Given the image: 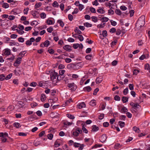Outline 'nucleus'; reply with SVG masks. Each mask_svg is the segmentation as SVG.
Wrapping results in <instances>:
<instances>
[{"label":"nucleus","instance_id":"f257e3e1","mask_svg":"<svg viewBox=\"0 0 150 150\" xmlns=\"http://www.w3.org/2000/svg\"><path fill=\"white\" fill-rule=\"evenodd\" d=\"M145 17L144 16H141L138 19L136 23V25L141 28L145 24Z\"/></svg>","mask_w":150,"mask_h":150},{"label":"nucleus","instance_id":"f03ea898","mask_svg":"<svg viewBox=\"0 0 150 150\" xmlns=\"http://www.w3.org/2000/svg\"><path fill=\"white\" fill-rule=\"evenodd\" d=\"M80 63H77L76 64H70L67 65V67L69 69L77 70L80 68Z\"/></svg>","mask_w":150,"mask_h":150},{"label":"nucleus","instance_id":"7ed1b4c3","mask_svg":"<svg viewBox=\"0 0 150 150\" xmlns=\"http://www.w3.org/2000/svg\"><path fill=\"white\" fill-rule=\"evenodd\" d=\"M75 148H79V150H82L83 149L84 145L83 144H81L77 142H74L73 144Z\"/></svg>","mask_w":150,"mask_h":150},{"label":"nucleus","instance_id":"20e7f679","mask_svg":"<svg viewBox=\"0 0 150 150\" xmlns=\"http://www.w3.org/2000/svg\"><path fill=\"white\" fill-rule=\"evenodd\" d=\"M58 73L55 71L52 73L51 75V79L53 81H56Z\"/></svg>","mask_w":150,"mask_h":150},{"label":"nucleus","instance_id":"39448f33","mask_svg":"<svg viewBox=\"0 0 150 150\" xmlns=\"http://www.w3.org/2000/svg\"><path fill=\"white\" fill-rule=\"evenodd\" d=\"M82 132V131L81 129L79 128H77L75 131L73 132V135L75 137H77L79 134H81Z\"/></svg>","mask_w":150,"mask_h":150},{"label":"nucleus","instance_id":"423d86ee","mask_svg":"<svg viewBox=\"0 0 150 150\" xmlns=\"http://www.w3.org/2000/svg\"><path fill=\"white\" fill-rule=\"evenodd\" d=\"M67 86L69 88H71V90L73 91L75 90L77 88L76 86L75 85L74 83H69L68 84Z\"/></svg>","mask_w":150,"mask_h":150},{"label":"nucleus","instance_id":"0eeeda50","mask_svg":"<svg viewBox=\"0 0 150 150\" xmlns=\"http://www.w3.org/2000/svg\"><path fill=\"white\" fill-rule=\"evenodd\" d=\"M107 138V136L105 134H103L100 137V141L102 143H104L106 141Z\"/></svg>","mask_w":150,"mask_h":150},{"label":"nucleus","instance_id":"6e6552de","mask_svg":"<svg viewBox=\"0 0 150 150\" xmlns=\"http://www.w3.org/2000/svg\"><path fill=\"white\" fill-rule=\"evenodd\" d=\"M97 11L101 14H104L105 13V11L104 10V8L103 7H99L97 10Z\"/></svg>","mask_w":150,"mask_h":150},{"label":"nucleus","instance_id":"1a4fd4ad","mask_svg":"<svg viewBox=\"0 0 150 150\" xmlns=\"http://www.w3.org/2000/svg\"><path fill=\"white\" fill-rule=\"evenodd\" d=\"M82 122H83L82 121H78L77 122V123L78 124L79 123H81V125H82V130H83V132L87 134L88 132V131L84 127V125L83 124Z\"/></svg>","mask_w":150,"mask_h":150},{"label":"nucleus","instance_id":"9d476101","mask_svg":"<svg viewBox=\"0 0 150 150\" xmlns=\"http://www.w3.org/2000/svg\"><path fill=\"white\" fill-rule=\"evenodd\" d=\"M149 57V54H143L141 57H140L139 59L140 60H143L144 59H147Z\"/></svg>","mask_w":150,"mask_h":150},{"label":"nucleus","instance_id":"9b49d317","mask_svg":"<svg viewBox=\"0 0 150 150\" xmlns=\"http://www.w3.org/2000/svg\"><path fill=\"white\" fill-rule=\"evenodd\" d=\"M30 13L34 18H38L39 16L38 13L36 11H31Z\"/></svg>","mask_w":150,"mask_h":150},{"label":"nucleus","instance_id":"f8f14e48","mask_svg":"<svg viewBox=\"0 0 150 150\" xmlns=\"http://www.w3.org/2000/svg\"><path fill=\"white\" fill-rule=\"evenodd\" d=\"M21 57L18 58L14 64V66L15 67L18 66V64H19L21 63Z\"/></svg>","mask_w":150,"mask_h":150},{"label":"nucleus","instance_id":"ddd939ff","mask_svg":"<svg viewBox=\"0 0 150 150\" xmlns=\"http://www.w3.org/2000/svg\"><path fill=\"white\" fill-rule=\"evenodd\" d=\"M86 104L83 102L79 103L77 105L78 108L79 109H81L83 108H85L86 107Z\"/></svg>","mask_w":150,"mask_h":150},{"label":"nucleus","instance_id":"4468645a","mask_svg":"<svg viewBox=\"0 0 150 150\" xmlns=\"http://www.w3.org/2000/svg\"><path fill=\"white\" fill-rule=\"evenodd\" d=\"M63 49L67 51L70 52L71 50V47L68 45H65L63 47Z\"/></svg>","mask_w":150,"mask_h":150},{"label":"nucleus","instance_id":"2eb2a0df","mask_svg":"<svg viewBox=\"0 0 150 150\" xmlns=\"http://www.w3.org/2000/svg\"><path fill=\"white\" fill-rule=\"evenodd\" d=\"M105 5L106 7H109L110 9L112 8L114 6L113 4L111 3L110 2L105 3Z\"/></svg>","mask_w":150,"mask_h":150},{"label":"nucleus","instance_id":"dca6fc26","mask_svg":"<svg viewBox=\"0 0 150 150\" xmlns=\"http://www.w3.org/2000/svg\"><path fill=\"white\" fill-rule=\"evenodd\" d=\"M89 105L92 106H94L96 105V100H91L89 103Z\"/></svg>","mask_w":150,"mask_h":150},{"label":"nucleus","instance_id":"f3484780","mask_svg":"<svg viewBox=\"0 0 150 150\" xmlns=\"http://www.w3.org/2000/svg\"><path fill=\"white\" fill-rule=\"evenodd\" d=\"M99 128L96 125H93L92 127V131L93 132H96L99 130Z\"/></svg>","mask_w":150,"mask_h":150},{"label":"nucleus","instance_id":"a211bd4d","mask_svg":"<svg viewBox=\"0 0 150 150\" xmlns=\"http://www.w3.org/2000/svg\"><path fill=\"white\" fill-rule=\"evenodd\" d=\"M46 23L47 24L50 25L54 24V22L51 20L48 19L46 21Z\"/></svg>","mask_w":150,"mask_h":150},{"label":"nucleus","instance_id":"6ab92c4d","mask_svg":"<svg viewBox=\"0 0 150 150\" xmlns=\"http://www.w3.org/2000/svg\"><path fill=\"white\" fill-rule=\"evenodd\" d=\"M64 77V76H62L60 74L58 75V74L57 80L58 81L61 80L63 79Z\"/></svg>","mask_w":150,"mask_h":150},{"label":"nucleus","instance_id":"aec40b11","mask_svg":"<svg viewBox=\"0 0 150 150\" xmlns=\"http://www.w3.org/2000/svg\"><path fill=\"white\" fill-rule=\"evenodd\" d=\"M102 80L103 79L101 77H99L96 79V83H101Z\"/></svg>","mask_w":150,"mask_h":150},{"label":"nucleus","instance_id":"412c9836","mask_svg":"<svg viewBox=\"0 0 150 150\" xmlns=\"http://www.w3.org/2000/svg\"><path fill=\"white\" fill-rule=\"evenodd\" d=\"M46 99V96L45 94H42L41 95L40 100H41L43 102Z\"/></svg>","mask_w":150,"mask_h":150},{"label":"nucleus","instance_id":"4be33fe9","mask_svg":"<svg viewBox=\"0 0 150 150\" xmlns=\"http://www.w3.org/2000/svg\"><path fill=\"white\" fill-rule=\"evenodd\" d=\"M93 58V56L91 54H89L86 55L85 57V58L89 60H91Z\"/></svg>","mask_w":150,"mask_h":150},{"label":"nucleus","instance_id":"5701e85b","mask_svg":"<svg viewBox=\"0 0 150 150\" xmlns=\"http://www.w3.org/2000/svg\"><path fill=\"white\" fill-rule=\"evenodd\" d=\"M83 90L84 91H87L88 92H89L92 89L89 86H88L85 87L83 88Z\"/></svg>","mask_w":150,"mask_h":150},{"label":"nucleus","instance_id":"b1692460","mask_svg":"<svg viewBox=\"0 0 150 150\" xmlns=\"http://www.w3.org/2000/svg\"><path fill=\"white\" fill-rule=\"evenodd\" d=\"M13 126L16 128H18L21 127V124L18 122H15L13 124Z\"/></svg>","mask_w":150,"mask_h":150},{"label":"nucleus","instance_id":"393cba45","mask_svg":"<svg viewBox=\"0 0 150 150\" xmlns=\"http://www.w3.org/2000/svg\"><path fill=\"white\" fill-rule=\"evenodd\" d=\"M91 18L92 21L94 23H96L98 21V19L97 17L95 16H93L91 17Z\"/></svg>","mask_w":150,"mask_h":150},{"label":"nucleus","instance_id":"a878e982","mask_svg":"<svg viewBox=\"0 0 150 150\" xmlns=\"http://www.w3.org/2000/svg\"><path fill=\"white\" fill-rule=\"evenodd\" d=\"M40 16L41 18L42 19L45 18L46 16V15L45 13L44 12H42L40 14Z\"/></svg>","mask_w":150,"mask_h":150},{"label":"nucleus","instance_id":"bb28decb","mask_svg":"<svg viewBox=\"0 0 150 150\" xmlns=\"http://www.w3.org/2000/svg\"><path fill=\"white\" fill-rule=\"evenodd\" d=\"M133 129L137 133H139L140 131L139 129L135 126L134 127H133Z\"/></svg>","mask_w":150,"mask_h":150},{"label":"nucleus","instance_id":"cd10ccee","mask_svg":"<svg viewBox=\"0 0 150 150\" xmlns=\"http://www.w3.org/2000/svg\"><path fill=\"white\" fill-rule=\"evenodd\" d=\"M57 23H59L60 25L62 27H63L64 25V23L62 20H59L57 21Z\"/></svg>","mask_w":150,"mask_h":150},{"label":"nucleus","instance_id":"c85d7f7f","mask_svg":"<svg viewBox=\"0 0 150 150\" xmlns=\"http://www.w3.org/2000/svg\"><path fill=\"white\" fill-rule=\"evenodd\" d=\"M105 23H102L101 24H98L97 25V28L100 29L102 28L105 26Z\"/></svg>","mask_w":150,"mask_h":150},{"label":"nucleus","instance_id":"c756f323","mask_svg":"<svg viewBox=\"0 0 150 150\" xmlns=\"http://www.w3.org/2000/svg\"><path fill=\"white\" fill-rule=\"evenodd\" d=\"M45 85V83L43 81H40L38 82V86L41 87H43Z\"/></svg>","mask_w":150,"mask_h":150},{"label":"nucleus","instance_id":"7c9ffc66","mask_svg":"<svg viewBox=\"0 0 150 150\" xmlns=\"http://www.w3.org/2000/svg\"><path fill=\"white\" fill-rule=\"evenodd\" d=\"M83 25L84 26L88 28L91 27L92 25L90 23L88 22L85 23Z\"/></svg>","mask_w":150,"mask_h":150},{"label":"nucleus","instance_id":"2f4dec72","mask_svg":"<svg viewBox=\"0 0 150 150\" xmlns=\"http://www.w3.org/2000/svg\"><path fill=\"white\" fill-rule=\"evenodd\" d=\"M5 54L6 55H9L10 54V50L8 49H5Z\"/></svg>","mask_w":150,"mask_h":150},{"label":"nucleus","instance_id":"473e14b6","mask_svg":"<svg viewBox=\"0 0 150 150\" xmlns=\"http://www.w3.org/2000/svg\"><path fill=\"white\" fill-rule=\"evenodd\" d=\"M115 12L117 15L119 16L121 15L122 14L121 11L119 9H117L115 10Z\"/></svg>","mask_w":150,"mask_h":150},{"label":"nucleus","instance_id":"72a5a7b5","mask_svg":"<svg viewBox=\"0 0 150 150\" xmlns=\"http://www.w3.org/2000/svg\"><path fill=\"white\" fill-rule=\"evenodd\" d=\"M8 137V134L6 132H5L4 133L3 132L0 133V137Z\"/></svg>","mask_w":150,"mask_h":150},{"label":"nucleus","instance_id":"f704fd0d","mask_svg":"<svg viewBox=\"0 0 150 150\" xmlns=\"http://www.w3.org/2000/svg\"><path fill=\"white\" fill-rule=\"evenodd\" d=\"M109 20V18L107 17H103L101 19L102 22H106Z\"/></svg>","mask_w":150,"mask_h":150},{"label":"nucleus","instance_id":"c9c22d12","mask_svg":"<svg viewBox=\"0 0 150 150\" xmlns=\"http://www.w3.org/2000/svg\"><path fill=\"white\" fill-rule=\"evenodd\" d=\"M10 45V46H12L13 45H16L17 46H18L19 45V44L18 42H9Z\"/></svg>","mask_w":150,"mask_h":150},{"label":"nucleus","instance_id":"e433bc0d","mask_svg":"<svg viewBox=\"0 0 150 150\" xmlns=\"http://www.w3.org/2000/svg\"><path fill=\"white\" fill-rule=\"evenodd\" d=\"M67 117L71 119H73L74 118V116L70 114H67Z\"/></svg>","mask_w":150,"mask_h":150},{"label":"nucleus","instance_id":"4c0bfd02","mask_svg":"<svg viewBox=\"0 0 150 150\" xmlns=\"http://www.w3.org/2000/svg\"><path fill=\"white\" fill-rule=\"evenodd\" d=\"M64 124L65 126H69L72 124V122H68L67 121H65L64 122Z\"/></svg>","mask_w":150,"mask_h":150},{"label":"nucleus","instance_id":"58836bf2","mask_svg":"<svg viewBox=\"0 0 150 150\" xmlns=\"http://www.w3.org/2000/svg\"><path fill=\"white\" fill-rule=\"evenodd\" d=\"M119 124L121 128L124 127L125 126V123L124 122L120 121L119 122Z\"/></svg>","mask_w":150,"mask_h":150},{"label":"nucleus","instance_id":"ea45409f","mask_svg":"<svg viewBox=\"0 0 150 150\" xmlns=\"http://www.w3.org/2000/svg\"><path fill=\"white\" fill-rule=\"evenodd\" d=\"M52 6L54 7H58L59 6V4L57 1H54L52 3Z\"/></svg>","mask_w":150,"mask_h":150},{"label":"nucleus","instance_id":"a19ab883","mask_svg":"<svg viewBox=\"0 0 150 150\" xmlns=\"http://www.w3.org/2000/svg\"><path fill=\"white\" fill-rule=\"evenodd\" d=\"M74 31L79 34H81L82 33V32L80 31L77 27H76L74 30Z\"/></svg>","mask_w":150,"mask_h":150},{"label":"nucleus","instance_id":"79ce46f5","mask_svg":"<svg viewBox=\"0 0 150 150\" xmlns=\"http://www.w3.org/2000/svg\"><path fill=\"white\" fill-rule=\"evenodd\" d=\"M128 98L126 97H123L122 100L124 103H125L128 101Z\"/></svg>","mask_w":150,"mask_h":150},{"label":"nucleus","instance_id":"37998d69","mask_svg":"<svg viewBox=\"0 0 150 150\" xmlns=\"http://www.w3.org/2000/svg\"><path fill=\"white\" fill-rule=\"evenodd\" d=\"M127 109L125 107H123L121 109V112H122L125 113L127 112Z\"/></svg>","mask_w":150,"mask_h":150},{"label":"nucleus","instance_id":"c03bdc74","mask_svg":"<svg viewBox=\"0 0 150 150\" xmlns=\"http://www.w3.org/2000/svg\"><path fill=\"white\" fill-rule=\"evenodd\" d=\"M89 10L92 13H95L96 12L95 8L93 7H90L89 8Z\"/></svg>","mask_w":150,"mask_h":150},{"label":"nucleus","instance_id":"a18cd8bd","mask_svg":"<svg viewBox=\"0 0 150 150\" xmlns=\"http://www.w3.org/2000/svg\"><path fill=\"white\" fill-rule=\"evenodd\" d=\"M50 44L49 41L48 40H46L44 43V46L45 47H48Z\"/></svg>","mask_w":150,"mask_h":150},{"label":"nucleus","instance_id":"49530a36","mask_svg":"<svg viewBox=\"0 0 150 150\" xmlns=\"http://www.w3.org/2000/svg\"><path fill=\"white\" fill-rule=\"evenodd\" d=\"M78 38L80 41H82L83 40L84 38L81 35H78Z\"/></svg>","mask_w":150,"mask_h":150},{"label":"nucleus","instance_id":"de8ad7c7","mask_svg":"<svg viewBox=\"0 0 150 150\" xmlns=\"http://www.w3.org/2000/svg\"><path fill=\"white\" fill-rule=\"evenodd\" d=\"M139 72V70L137 69H135L133 71V74L134 75H137L138 73Z\"/></svg>","mask_w":150,"mask_h":150},{"label":"nucleus","instance_id":"09e8293b","mask_svg":"<svg viewBox=\"0 0 150 150\" xmlns=\"http://www.w3.org/2000/svg\"><path fill=\"white\" fill-rule=\"evenodd\" d=\"M128 88L127 87L125 89H124L123 91V94L124 95H126L128 93Z\"/></svg>","mask_w":150,"mask_h":150},{"label":"nucleus","instance_id":"8fccbe9b","mask_svg":"<svg viewBox=\"0 0 150 150\" xmlns=\"http://www.w3.org/2000/svg\"><path fill=\"white\" fill-rule=\"evenodd\" d=\"M47 32L49 33H51L53 30V29L52 27H50L48 28L47 29Z\"/></svg>","mask_w":150,"mask_h":150},{"label":"nucleus","instance_id":"3c124183","mask_svg":"<svg viewBox=\"0 0 150 150\" xmlns=\"http://www.w3.org/2000/svg\"><path fill=\"white\" fill-rule=\"evenodd\" d=\"M8 7V4L7 3H4L2 5V7L5 8H7Z\"/></svg>","mask_w":150,"mask_h":150},{"label":"nucleus","instance_id":"603ef678","mask_svg":"<svg viewBox=\"0 0 150 150\" xmlns=\"http://www.w3.org/2000/svg\"><path fill=\"white\" fill-rule=\"evenodd\" d=\"M110 21L111 23V24L114 26H115L116 25L117 23L115 21H113L112 20H110Z\"/></svg>","mask_w":150,"mask_h":150},{"label":"nucleus","instance_id":"864d4df0","mask_svg":"<svg viewBox=\"0 0 150 150\" xmlns=\"http://www.w3.org/2000/svg\"><path fill=\"white\" fill-rule=\"evenodd\" d=\"M0 137V139L2 142H5L6 141L7 139L5 137Z\"/></svg>","mask_w":150,"mask_h":150},{"label":"nucleus","instance_id":"5fc2aeb1","mask_svg":"<svg viewBox=\"0 0 150 150\" xmlns=\"http://www.w3.org/2000/svg\"><path fill=\"white\" fill-rule=\"evenodd\" d=\"M60 144L58 142L56 141L54 143V146L55 147H59V146H60Z\"/></svg>","mask_w":150,"mask_h":150},{"label":"nucleus","instance_id":"6e6d98bb","mask_svg":"<svg viewBox=\"0 0 150 150\" xmlns=\"http://www.w3.org/2000/svg\"><path fill=\"white\" fill-rule=\"evenodd\" d=\"M5 76L3 74H1L0 75V80L1 81H3L4 80Z\"/></svg>","mask_w":150,"mask_h":150},{"label":"nucleus","instance_id":"4d7b16f0","mask_svg":"<svg viewBox=\"0 0 150 150\" xmlns=\"http://www.w3.org/2000/svg\"><path fill=\"white\" fill-rule=\"evenodd\" d=\"M10 38L7 37H5L3 38V40L5 43H7V42L10 40Z\"/></svg>","mask_w":150,"mask_h":150},{"label":"nucleus","instance_id":"13d9d810","mask_svg":"<svg viewBox=\"0 0 150 150\" xmlns=\"http://www.w3.org/2000/svg\"><path fill=\"white\" fill-rule=\"evenodd\" d=\"M45 134V131H43L40 132L39 134V137H41L43 136Z\"/></svg>","mask_w":150,"mask_h":150},{"label":"nucleus","instance_id":"bf43d9fd","mask_svg":"<svg viewBox=\"0 0 150 150\" xmlns=\"http://www.w3.org/2000/svg\"><path fill=\"white\" fill-rule=\"evenodd\" d=\"M65 71L64 70H61L59 71V74L62 75V76H64V74Z\"/></svg>","mask_w":150,"mask_h":150},{"label":"nucleus","instance_id":"052dcab7","mask_svg":"<svg viewBox=\"0 0 150 150\" xmlns=\"http://www.w3.org/2000/svg\"><path fill=\"white\" fill-rule=\"evenodd\" d=\"M47 137L48 139L51 140L53 137V135L52 134H49L47 135Z\"/></svg>","mask_w":150,"mask_h":150},{"label":"nucleus","instance_id":"680f3d73","mask_svg":"<svg viewBox=\"0 0 150 150\" xmlns=\"http://www.w3.org/2000/svg\"><path fill=\"white\" fill-rule=\"evenodd\" d=\"M134 12V10H131L130 11L129 13L130 14V17H132L133 16Z\"/></svg>","mask_w":150,"mask_h":150},{"label":"nucleus","instance_id":"e2e57ef3","mask_svg":"<svg viewBox=\"0 0 150 150\" xmlns=\"http://www.w3.org/2000/svg\"><path fill=\"white\" fill-rule=\"evenodd\" d=\"M102 35L103 37H106L107 36V31L106 30L103 31L102 33Z\"/></svg>","mask_w":150,"mask_h":150},{"label":"nucleus","instance_id":"0e129e2a","mask_svg":"<svg viewBox=\"0 0 150 150\" xmlns=\"http://www.w3.org/2000/svg\"><path fill=\"white\" fill-rule=\"evenodd\" d=\"M12 76V74H10L7 75L6 77L5 78V79L6 80H8L10 79Z\"/></svg>","mask_w":150,"mask_h":150},{"label":"nucleus","instance_id":"69168bd1","mask_svg":"<svg viewBox=\"0 0 150 150\" xmlns=\"http://www.w3.org/2000/svg\"><path fill=\"white\" fill-rule=\"evenodd\" d=\"M129 87L131 90H132L134 89V85L133 84H129Z\"/></svg>","mask_w":150,"mask_h":150},{"label":"nucleus","instance_id":"338daca9","mask_svg":"<svg viewBox=\"0 0 150 150\" xmlns=\"http://www.w3.org/2000/svg\"><path fill=\"white\" fill-rule=\"evenodd\" d=\"M65 62L67 63H69L72 61L71 59L69 58H66L65 59Z\"/></svg>","mask_w":150,"mask_h":150},{"label":"nucleus","instance_id":"774afa93","mask_svg":"<svg viewBox=\"0 0 150 150\" xmlns=\"http://www.w3.org/2000/svg\"><path fill=\"white\" fill-rule=\"evenodd\" d=\"M37 85V83L36 82H32L30 85V86L35 87Z\"/></svg>","mask_w":150,"mask_h":150}]
</instances>
